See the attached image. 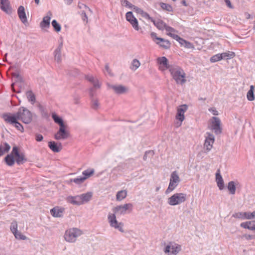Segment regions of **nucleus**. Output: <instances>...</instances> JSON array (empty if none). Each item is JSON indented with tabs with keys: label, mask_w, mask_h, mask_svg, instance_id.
Here are the masks:
<instances>
[{
	"label": "nucleus",
	"mask_w": 255,
	"mask_h": 255,
	"mask_svg": "<svg viewBox=\"0 0 255 255\" xmlns=\"http://www.w3.org/2000/svg\"><path fill=\"white\" fill-rule=\"evenodd\" d=\"M52 16V13L49 11L47 15L43 18L42 21L40 22V26L41 28H49L50 26V21Z\"/></svg>",
	"instance_id": "nucleus-19"
},
{
	"label": "nucleus",
	"mask_w": 255,
	"mask_h": 255,
	"mask_svg": "<svg viewBox=\"0 0 255 255\" xmlns=\"http://www.w3.org/2000/svg\"><path fill=\"white\" fill-rule=\"evenodd\" d=\"M151 36L152 39L160 47L164 49H168L170 47V43L168 40L158 37L155 33H152Z\"/></svg>",
	"instance_id": "nucleus-13"
},
{
	"label": "nucleus",
	"mask_w": 255,
	"mask_h": 255,
	"mask_svg": "<svg viewBox=\"0 0 255 255\" xmlns=\"http://www.w3.org/2000/svg\"><path fill=\"white\" fill-rule=\"evenodd\" d=\"M125 2H126L127 6H128L129 8H130V9L133 10V7H135V5L132 4L131 3H130L129 2H128L127 0H126L125 1Z\"/></svg>",
	"instance_id": "nucleus-52"
},
{
	"label": "nucleus",
	"mask_w": 255,
	"mask_h": 255,
	"mask_svg": "<svg viewBox=\"0 0 255 255\" xmlns=\"http://www.w3.org/2000/svg\"><path fill=\"white\" fill-rule=\"evenodd\" d=\"M225 1L226 4L227 5V6L229 7H230L231 8H233L231 2L230 0H225Z\"/></svg>",
	"instance_id": "nucleus-56"
},
{
	"label": "nucleus",
	"mask_w": 255,
	"mask_h": 255,
	"mask_svg": "<svg viewBox=\"0 0 255 255\" xmlns=\"http://www.w3.org/2000/svg\"><path fill=\"white\" fill-rule=\"evenodd\" d=\"M228 189L231 194H235L236 192V186L234 181H230L229 182Z\"/></svg>",
	"instance_id": "nucleus-40"
},
{
	"label": "nucleus",
	"mask_w": 255,
	"mask_h": 255,
	"mask_svg": "<svg viewBox=\"0 0 255 255\" xmlns=\"http://www.w3.org/2000/svg\"><path fill=\"white\" fill-rule=\"evenodd\" d=\"M132 204L131 203L125 204L123 205L118 206L113 209V212L116 214L121 215L129 213L132 209Z\"/></svg>",
	"instance_id": "nucleus-9"
},
{
	"label": "nucleus",
	"mask_w": 255,
	"mask_h": 255,
	"mask_svg": "<svg viewBox=\"0 0 255 255\" xmlns=\"http://www.w3.org/2000/svg\"><path fill=\"white\" fill-rule=\"evenodd\" d=\"M17 116L25 124L30 123L32 119L31 113L28 110L23 108H20L17 112Z\"/></svg>",
	"instance_id": "nucleus-7"
},
{
	"label": "nucleus",
	"mask_w": 255,
	"mask_h": 255,
	"mask_svg": "<svg viewBox=\"0 0 255 255\" xmlns=\"http://www.w3.org/2000/svg\"><path fill=\"white\" fill-rule=\"evenodd\" d=\"M250 16V14H248V15H247V17H248V18H249Z\"/></svg>",
	"instance_id": "nucleus-63"
},
{
	"label": "nucleus",
	"mask_w": 255,
	"mask_h": 255,
	"mask_svg": "<svg viewBox=\"0 0 255 255\" xmlns=\"http://www.w3.org/2000/svg\"><path fill=\"white\" fill-rule=\"evenodd\" d=\"M82 231L79 229L73 228L67 230L64 234L65 240L70 243H74L77 237L82 234Z\"/></svg>",
	"instance_id": "nucleus-3"
},
{
	"label": "nucleus",
	"mask_w": 255,
	"mask_h": 255,
	"mask_svg": "<svg viewBox=\"0 0 255 255\" xmlns=\"http://www.w3.org/2000/svg\"><path fill=\"white\" fill-rule=\"evenodd\" d=\"M64 209L61 207H55L50 211L51 215L55 217H60L62 216Z\"/></svg>",
	"instance_id": "nucleus-21"
},
{
	"label": "nucleus",
	"mask_w": 255,
	"mask_h": 255,
	"mask_svg": "<svg viewBox=\"0 0 255 255\" xmlns=\"http://www.w3.org/2000/svg\"><path fill=\"white\" fill-rule=\"evenodd\" d=\"M174 39L176 40L182 46H184L186 47H189L191 43L183 38L180 37L178 35L177 37L174 38Z\"/></svg>",
	"instance_id": "nucleus-38"
},
{
	"label": "nucleus",
	"mask_w": 255,
	"mask_h": 255,
	"mask_svg": "<svg viewBox=\"0 0 255 255\" xmlns=\"http://www.w3.org/2000/svg\"><path fill=\"white\" fill-rule=\"evenodd\" d=\"M78 7L79 9L82 10V12H86L87 9L90 10L89 8L86 5L81 2L78 3Z\"/></svg>",
	"instance_id": "nucleus-48"
},
{
	"label": "nucleus",
	"mask_w": 255,
	"mask_h": 255,
	"mask_svg": "<svg viewBox=\"0 0 255 255\" xmlns=\"http://www.w3.org/2000/svg\"><path fill=\"white\" fill-rule=\"evenodd\" d=\"M4 120L8 124L14 125L19 120L17 113L15 114H7L3 116Z\"/></svg>",
	"instance_id": "nucleus-17"
},
{
	"label": "nucleus",
	"mask_w": 255,
	"mask_h": 255,
	"mask_svg": "<svg viewBox=\"0 0 255 255\" xmlns=\"http://www.w3.org/2000/svg\"><path fill=\"white\" fill-rule=\"evenodd\" d=\"M86 78L89 81H90L91 82H92L93 83L94 82L95 79H94V78L92 76L88 75V76H86Z\"/></svg>",
	"instance_id": "nucleus-55"
},
{
	"label": "nucleus",
	"mask_w": 255,
	"mask_h": 255,
	"mask_svg": "<svg viewBox=\"0 0 255 255\" xmlns=\"http://www.w3.org/2000/svg\"><path fill=\"white\" fill-rule=\"evenodd\" d=\"M150 21L152 22L154 25L159 29L160 30H163L165 29L166 27L167 26V25L166 24L165 22H164L163 21L158 20L157 21H155L152 18V20H150Z\"/></svg>",
	"instance_id": "nucleus-29"
},
{
	"label": "nucleus",
	"mask_w": 255,
	"mask_h": 255,
	"mask_svg": "<svg viewBox=\"0 0 255 255\" xmlns=\"http://www.w3.org/2000/svg\"><path fill=\"white\" fill-rule=\"evenodd\" d=\"M66 2V3L68 4H70L73 0H65Z\"/></svg>",
	"instance_id": "nucleus-60"
},
{
	"label": "nucleus",
	"mask_w": 255,
	"mask_h": 255,
	"mask_svg": "<svg viewBox=\"0 0 255 255\" xmlns=\"http://www.w3.org/2000/svg\"><path fill=\"white\" fill-rule=\"evenodd\" d=\"M140 65V63L137 59H133L132 63L131 66L130 67L131 69L132 70H136Z\"/></svg>",
	"instance_id": "nucleus-42"
},
{
	"label": "nucleus",
	"mask_w": 255,
	"mask_h": 255,
	"mask_svg": "<svg viewBox=\"0 0 255 255\" xmlns=\"http://www.w3.org/2000/svg\"><path fill=\"white\" fill-rule=\"evenodd\" d=\"M205 140L204 144V148L207 151H210L215 141V137L210 132H206L205 134Z\"/></svg>",
	"instance_id": "nucleus-12"
},
{
	"label": "nucleus",
	"mask_w": 255,
	"mask_h": 255,
	"mask_svg": "<svg viewBox=\"0 0 255 255\" xmlns=\"http://www.w3.org/2000/svg\"><path fill=\"white\" fill-rule=\"evenodd\" d=\"M105 69H106V71H107V73H108V74H110L111 73H110V71L109 67V66H108V65H106V66H105Z\"/></svg>",
	"instance_id": "nucleus-59"
},
{
	"label": "nucleus",
	"mask_w": 255,
	"mask_h": 255,
	"mask_svg": "<svg viewBox=\"0 0 255 255\" xmlns=\"http://www.w3.org/2000/svg\"><path fill=\"white\" fill-rule=\"evenodd\" d=\"M250 16V14H248V15H247V17H248V18H249Z\"/></svg>",
	"instance_id": "nucleus-64"
},
{
	"label": "nucleus",
	"mask_w": 255,
	"mask_h": 255,
	"mask_svg": "<svg viewBox=\"0 0 255 255\" xmlns=\"http://www.w3.org/2000/svg\"><path fill=\"white\" fill-rule=\"evenodd\" d=\"M43 138V136L40 134H37L35 136V139L37 141H42Z\"/></svg>",
	"instance_id": "nucleus-51"
},
{
	"label": "nucleus",
	"mask_w": 255,
	"mask_h": 255,
	"mask_svg": "<svg viewBox=\"0 0 255 255\" xmlns=\"http://www.w3.org/2000/svg\"><path fill=\"white\" fill-rule=\"evenodd\" d=\"M254 86L251 85L250 86V89L248 92L247 97L249 101H252L255 100V97L254 94Z\"/></svg>",
	"instance_id": "nucleus-37"
},
{
	"label": "nucleus",
	"mask_w": 255,
	"mask_h": 255,
	"mask_svg": "<svg viewBox=\"0 0 255 255\" xmlns=\"http://www.w3.org/2000/svg\"><path fill=\"white\" fill-rule=\"evenodd\" d=\"M108 219L111 227L118 229L121 232H124L123 228L124 224L122 223H119L118 222L115 214H109L108 216Z\"/></svg>",
	"instance_id": "nucleus-10"
},
{
	"label": "nucleus",
	"mask_w": 255,
	"mask_h": 255,
	"mask_svg": "<svg viewBox=\"0 0 255 255\" xmlns=\"http://www.w3.org/2000/svg\"><path fill=\"white\" fill-rule=\"evenodd\" d=\"M79 197L80 198V203L81 205L83 204L86 202H88L92 198V194L90 192H88L85 194H83L80 195H78Z\"/></svg>",
	"instance_id": "nucleus-26"
},
{
	"label": "nucleus",
	"mask_w": 255,
	"mask_h": 255,
	"mask_svg": "<svg viewBox=\"0 0 255 255\" xmlns=\"http://www.w3.org/2000/svg\"><path fill=\"white\" fill-rule=\"evenodd\" d=\"M160 5L163 10H165L169 12H171L173 11V8L172 6L169 4L165 3L164 2H160Z\"/></svg>",
	"instance_id": "nucleus-41"
},
{
	"label": "nucleus",
	"mask_w": 255,
	"mask_h": 255,
	"mask_svg": "<svg viewBox=\"0 0 255 255\" xmlns=\"http://www.w3.org/2000/svg\"><path fill=\"white\" fill-rule=\"evenodd\" d=\"M221 121L218 118L213 117L209 121L208 128L209 129L214 130L217 134L221 132L220 127Z\"/></svg>",
	"instance_id": "nucleus-8"
},
{
	"label": "nucleus",
	"mask_w": 255,
	"mask_h": 255,
	"mask_svg": "<svg viewBox=\"0 0 255 255\" xmlns=\"http://www.w3.org/2000/svg\"><path fill=\"white\" fill-rule=\"evenodd\" d=\"M156 60L159 70L164 71L171 68L169 64L168 60L165 57H159L157 58Z\"/></svg>",
	"instance_id": "nucleus-14"
},
{
	"label": "nucleus",
	"mask_w": 255,
	"mask_h": 255,
	"mask_svg": "<svg viewBox=\"0 0 255 255\" xmlns=\"http://www.w3.org/2000/svg\"><path fill=\"white\" fill-rule=\"evenodd\" d=\"M14 127L21 132H23L24 130V128L22 126L17 122L14 125Z\"/></svg>",
	"instance_id": "nucleus-50"
},
{
	"label": "nucleus",
	"mask_w": 255,
	"mask_h": 255,
	"mask_svg": "<svg viewBox=\"0 0 255 255\" xmlns=\"http://www.w3.org/2000/svg\"><path fill=\"white\" fill-rule=\"evenodd\" d=\"M99 106L98 101L97 100H95L92 103V107L94 109H96Z\"/></svg>",
	"instance_id": "nucleus-53"
},
{
	"label": "nucleus",
	"mask_w": 255,
	"mask_h": 255,
	"mask_svg": "<svg viewBox=\"0 0 255 255\" xmlns=\"http://www.w3.org/2000/svg\"><path fill=\"white\" fill-rule=\"evenodd\" d=\"M14 160L18 164H22L27 160L24 153L19 152L16 146H14L11 153L5 157V161L8 166L13 165Z\"/></svg>",
	"instance_id": "nucleus-1"
},
{
	"label": "nucleus",
	"mask_w": 255,
	"mask_h": 255,
	"mask_svg": "<svg viewBox=\"0 0 255 255\" xmlns=\"http://www.w3.org/2000/svg\"><path fill=\"white\" fill-rule=\"evenodd\" d=\"M52 25L54 27L56 32H59L61 30V27L60 25L57 22L56 20H53L52 21Z\"/></svg>",
	"instance_id": "nucleus-45"
},
{
	"label": "nucleus",
	"mask_w": 255,
	"mask_h": 255,
	"mask_svg": "<svg viewBox=\"0 0 255 255\" xmlns=\"http://www.w3.org/2000/svg\"><path fill=\"white\" fill-rule=\"evenodd\" d=\"M169 71L177 84H183L185 83V73L179 67H171Z\"/></svg>",
	"instance_id": "nucleus-2"
},
{
	"label": "nucleus",
	"mask_w": 255,
	"mask_h": 255,
	"mask_svg": "<svg viewBox=\"0 0 255 255\" xmlns=\"http://www.w3.org/2000/svg\"><path fill=\"white\" fill-rule=\"evenodd\" d=\"M181 250V247L178 245H173L170 244V245L167 246L165 252L168 253L169 255H176Z\"/></svg>",
	"instance_id": "nucleus-16"
},
{
	"label": "nucleus",
	"mask_w": 255,
	"mask_h": 255,
	"mask_svg": "<svg viewBox=\"0 0 255 255\" xmlns=\"http://www.w3.org/2000/svg\"><path fill=\"white\" fill-rule=\"evenodd\" d=\"M35 1V2L36 3V4H39V0H34Z\"/></svg>",
	"instance_id": "nucleus-61"
},
{
	"label": "nucleus",
	"mask_w": 255,
	"mask_h": 255,
	"mask_svg": "<svg viewBox=\"0 0 255 255\" xmlns=\"http://www.w3.org/2000/svg\"><path fill=\"white\" fill-rule=\"evenodd\" d=\"M253 28H254V29H255V22H254V24Z\"/></svg>",
	"instance_id": "nucleus-62"
},
{
	"label": "nucleus",
	"mask_w": 255,
	"mask_h": 255,
	"mask_svg": "<svg viewBox=\"0 0 255 255\" xmlns=\"http://www.w3.org/2000/svg\"><path fill=\"white\" fill-rule=\"evenodd\" d=\"M10 146L6 143H2L0 144V156L7 152Z\"/></svg>",
	"instance_id": "nucleus-30"
},
{
	"label": "nucleus",
	"mask_w": 255,
	"mask_h": 255,
	"mask_svg": "<svg viewBox=\"0 0 255 255\" xmlns=\"http://www.w3.org/2000/svg\"><path fill=\"white\" fill-rule=\"evenodd\" d=\"M166 31L167 35H169V36L171 37L173 39L177 37V34H176L177 31L174 29L173 28L167 26L166 27Z\"/></svg>",
	"instance_id": "nucleus-31"
},
{
	"label": "nucleus",
	"mask_w": 255,
	"mask_h": 255,
	"mask_svg": "<svg viewBox=\"0 0 255 255\" xmlns=\"http://www.w3.org/2000/svg\"><path fill=\"white\" fill-rule=\"evenodd\" d=\"M188 107L186 105H182L177 107V113L175 116L176 120L179 121L175 123V126L178 128L181 126L182 122L185 119L184 114L187 111Z\"/></svg>",
	"instance_id": "nucleus-6"
},
{
	"label": "nucleus",
	"mask_w": 255,
	"mask_h": 255,
	"mask_svg": "<svg viewBox=\"0 0 255 255\" xmlns=\"http://www.w3.org/2000/svg\"><path fill=\"white\" fill-rule=\"evenodd\" d=\"M216 180L218 187L220 190H222L224 188V183L221 175L219 172L216 173Z\"/></svg>",
	"instance_id": "nucleus-32"
},
{
	"label": "nucleus",
	"mask_w": 255,
	"mask_h": 255,
	"mask_svg": "<svg viewBox=\"0 0 255 255\" xmlns=\"http://www.w3.org/2000/svg\"><path fill=\"white\" fill-rule=\"evenodd\" d=\"M10 231L12 233H15L16 232L18 231L17 230V222L14 221L12 222L10 225Z\"/></svg>",
	"instance_id": "nucleus-47"
},
{
	"label": "nucleus",
	"mask_w": 255,
	"mask_h": 255,
	"mask_svg": "<svg viewBox=\"0 0 255 255\" xmlns=\"http://www.w3.org/2000/svg\"><path fill=\"white\" fill-rule=\"evenodd\" d=\"M180 181L177 171H173L170 175L169 184L165 193L168 194L174 190Z\"/></svg>",
	"instance_id": "nucleus-5"
},
{
	"label": "nucleus",
	"mask_w": 255,
	"mask_h": 255,
	"mask_svg": "<svg viewBox=\"0 0 255 255\" xmlns=\"http://www.w3.org/2000/svg\"><path fill=\"white\" fill-rule=\"evenodd\" d=\"M250 219H253L255 218V211L252 213L249 212Z\"/></svg>",
	"instance_id": "nucleus-57"
},
{
	"label": "nucleus",
	"mask_w": 255,
	"mask_h": 255,
	"mask_svg": "<svg viewBox=\"0 0 255 255\" xmlns=\"http://www.w3.org/2000/svg\"><path fill=\"white\" fill-rule=\"evenodd\" d=\"M133 10L137 14H139L142 17L148 20H152V17L146 12L144 11L142 9L135 6Z\"/></svg>",
	"instance_id": "nucleus-23"
},
{
	"label": "nucleus",
	"mask_w": 255,
	"mask_h": 255,
	"mask_svg": "<svg viewBox=\"0 0 255 255\" xmlns=\"http://www.w3.org/2000/svg\"><path fill=\"white\" fill-rule=\"evenodd\" d=\"M186 200V194L176 193L168 199L167 202L171 206H175L184 203Z\"/></svg>",
	"instance_id": "nucleus-4"
},
{
	"label": "nucleus",
	"mask_w": 255,
	"mask_h": 255,
	"mask_svg": "<svg viewBox=\"0 0 255 255\" xmlns=\"http://www.w3.org/2000/svg\"><path fill=\"white\" fill-rule=\"evenodd\" d=\"M48 145L49 148L54 152H59L62 149L61 143H56L55 141H49Z\"/></svg>",
	"instance_id": "nucleus-20"
},
{
	"label": "nucleus",
	"mask_w": 255,
	"mask_h": 255,
	"mask_svg": "<svg viewBox=\"0 0 255 255\" xmlns=\"http://www.w3.org/2000/svg\"><path fill=\"white\" fill-rule=\"evenodd\" d=\"M0 7L1 9L7 14H10L12 12L11 8L8 0H0Z\"/></svg>",
	"instance_id": "nucleus-18"
},
{
	"label": "nucleus",
	"mask_w": 255,
	"mask_h": 255,
	"mask_svg": "<svg viewBox=\"0 0 255 255\" xmlns=\"http://www.w3.org/2000/svg\"><path fill=\"white\" fill-rule=\"evenodd\" d=\"M223 59H229L234 58L235 56V53L232 51H227L221 53Z\"/></svg>",
	"instance_id": "nucleus-36"
},
{
	"label": "nucleus",
	"mask_w": 255,
	"mask_h": 255,
	"mask_svg": "<svg viewBox=\"0 0 255 255\" xmlns=\"http://www.w3.org/2000/svg\"><path fill=\"white\" fill-rule=\"evenodd\" d=\"M17 13L19 18L23 23L27 22V18L25 12V9L23 6H20L18 7Z\"/></svg>",
	"instance_id": "nucleus-24"
},
{
	"label": "nucleus",
	"mask_w": 255,
	"mask_h": 255,
	"mask_svg": "<svg viewBox=\"0 0 255 255\" xmlns=\"http://www.w3.org/2000/svg\"><path fill=\"white\" fill-rule=\"evenodd\" d=\"M126 18L127 21H128L132 27L136 31L139 30V26L137 19L133 15V13L131 11H128L126 14Z\"/></svg>",
	"instance_id": "nucleus-15"
},
{
	"label": "nucleus",
	"mask_w": 255,
	"mask_h": 255,
	"mask_svg": "<svg viewBox=\"0 0 255 255\" xmlns=\"http://www.w3.org/2000/svg\"><path fill=\"white\" fill-rule=\"evenodd\" d=\"M80 198L79 197V196H68L66 200L68 202L73 204L76 205H81L80 203Z\"/></svg>",
	"instance_id": "nucleus-28"
},
{
	"label": "nucleus",
	"mask_w": 255,
	"mask_h": 255,
	"mask_svg": "<svg viewBox=\"0 0 255 255\" xmlns=\"http://www.w3.org/2000/svg\"><path fill=\"white\" fill-rule=\"evenodd\" d=\"M127 196V191L126 190H121L119 191L116 195V199L118 201H122Z\"/></svg>",
	"instance_id": "nucleus-34"
},
{
	"label": "nucleus",
	"mask_w": 255,
	"mask_h": 255,
	"mask_svg": "<svg viewBox=\"0 0 255 255\" xmlns=\"http://www.w3.org/2000/svg\"><path fill=\"white\" fill-rule=\"evenodd\" d=\"M69 136V132L67 130L66 125L60 126L59 130L55 133L54 137L57 140L64 139Z\"/></svg>",
	"instance_id": "nucleus-11"
},
{
	"label": "nucleus",
	"mask_w": 255,
	"mask_h": 255,
	"mask_svg": "<svg viewBox=\"0 0 255 255\" xmlns=\"http://www.w3.org/2000/svg\"><path fill=\"white\" fill-rule=\"evenodd\" d=\"M233 217L241 220H250L249 212H240L235 213L233 215Z\"/></svg>",
	"instance_id": "nucleus-25"
},
{
	"label": "nucleus",
	"mask_w": 255,
	"mask_h": 255,
	"mask_svg": "<svg viewBox=\"0 0 255 255\" xmlns=\"http://www.w3.org/2000/svg\"><path fill=\"white\" fill-rule=\"evenodd\" d=\"M15 238L17 240H25L27 239L26 237L21 234L18 231L16 232L15 233H13Z\"/></svg>",
	"instance_id": "nucleus-43"
},
{
	"label": "nucleus",
	"mask_w": 255,
	"mask_h": 255,
	"mask_svg": "<svg viewBox=\"0 0 255 255\" xmlns=\"http://www.w3.org/2000/svg\"><path fill=\"white\" fill-rule=\"evenodd\" d=\"M112 89L118 94H124L128 91V88L122 85L113 86Z\"/></svg>",
	"instance_id": "nucleus-27"
},
{
	"label": "nucleus",
	"mask_w": 255,
	"mask_h": 255,
	"mask_svg": "<svg viewBox=\"0 0 255 255\" xmlns=\"http://www.w3.org/2000/svg\"><path fill=\"white\" fill-rule=\"evenodd\" d=\"M95 172V170L92 168L88 169L86 170H84L82 172V174L83 175V178H85V180L89 178L90 177L92 176Z\"/></svg>",
	"instance_id": "nucleus-33"
},
{
	"label": "nucleus",
	"mask_w": 255,
	"mask_h": 255,
	"mask_svg": "<svg viewBox=\"0 0 255 255\" xmlns=\"http://www.w3.org/2000/svg\"><path fill=\"white\" fill-rule=\"evenodd\" d=\"M55 59L58 62H59L61 61V50L60 48H58L55 51Z\"/></svg>",
	"instance_id": "nucleus-46"
},
{
	"label": "nucleus",
	"mask_w": 255,
	"mask_h": 255,
	"mask_svg": "<svg viewBox=\"0 0 255 255\" xmlns=\"http://www.w3.org/2000/svg\"><path fill=\"white\" fill-rule=\"evenodd\" d=\"M222 59V57L221 54H216L210 58V61L212 63L216 62L219 61H220Z\"/></svg>",
	"instance_id": "nucleus-44"
},
{
	"label": "nucleus",
	"mask_w": 255,
	"mask_h": 255,
	"mask_svg": "<svg viewBox=\"0 0 255 255\" xmlns=\"http://www.w3.org/2000/svg\"><path fill=\"white\" fill-rule=\"evenodd\" d=\"M26 96L29 101L31 102H34L35 96L33 93L31 91H28L26 93Z\"/></svg>",
	"instance_id": "nucleus-49"
},
{
	"label": "nucleus",
	"mask_w": 255,
	"mask_h": 255,
	"mask_svg": "<svg viewBox=\"0 0 255 255\" xmlns=\"http://www.w3.org/2000/svg\"><path fill=\"white\" fill-rule=\"evenodd\" d=\"M241 227L244 229L255 231V220L242 223L241 224Z\"/></svg>",
	"instance_id": "nucleus-22"
},
{
	"label": "nucleus",
	"mask_w": 255,
	"mask_h": 255,
	"mask_svg": "<svg viewBox=\"0 0 255 255\" xmlns=\"http://www.w3.org/2000/svg\"><path fill=\"white\" fill-rule=\"evenodd\" d=\"M209 111L214 115H218V112L215 108H211L209 109Z\"/></svg>",
	"instance_id": "nucleus-54"
},
{
	"label": "nucleus",
	"mask_w": 255,
	"mask_h": 255,
	"mask_svg": "<svg viewBox=\"0 0 255 255\" xmlns=\"http://www.w3.org/2000/svg\"><path fill=\"white\" fill-rule=\"evenodd\" d=\"M52 118L53 119L54 122L56 124H58L59 126L65 125L62 119L59 117L55 113H52Z\"/></svg>",
	"instance_id": "nucleus-35"
},
{
	"label": "nucleus",
	"mask_w": 255,
	"mask_h": 255,
	"mask_svg": "<svg viewBox=\"0 0 255 255\" xmlns=\"http://www.w3.org/2000/svg\"><path fill=\"white\" fill-rule=\"evenodd\" d=\"M81 14L83 15V19L84 20H87L88 19V17L87 16V15L86 14V12H82Z\"/></svg>",
	"instance_id": "nucleus-58"
},
{
	"label": "nucleus",
	"mask_w": 255,
	"mask_h": 255,
	"mask_svg": "<svg viewBox=\"0 0 255 255\" xmlns=\"http://www.w3.org/2000/svg\"><path fill=\"white\" fill-rule=\"evenodd\" d=\"M85 181V178H83V176H80L74 179H71L69 181L68 183H70L71 182H74L75 184L80 185L82 183H83Z\"/></svg>",
	"instance_id": "nucleus-39"
}]
</instances>
